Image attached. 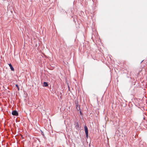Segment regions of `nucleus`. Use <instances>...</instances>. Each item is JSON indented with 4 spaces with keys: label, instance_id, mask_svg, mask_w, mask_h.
<instances>
[{
    "label": "nucleus",
    "instance_id": "obj_1",
    "mask_svg": "<svg viewBox=\"0 0 147 147\" xmlns=\"http://www.w3.org/2000/svg\"><path fill=\"white\" fill-rule=\"evenodd\" d=\"M85 131L86 133L87 138L88 137V130L87 127L86 126H84Z\"/></svg>",
    "mask_w": 147,
    "mask_h": 147
},
{
    "label": "nucleus",
    "instance_id": "obj_2",
    "mask_svg": "<svg viewBox=\"0 0 147 147\" xmlns=\"http://www.w3.org/2000/svg\"><path fill=\"white\" fill-rule=\"evenodd\" d=\"M12 114L13 115L17 116L18 115V113L16 111H13L12 112Z\"/></svg>",
    "mask_w": 147,
    "mask_h": 147
},
{
    "label": "nucleus",
    "instance_id": "obj_3",
    "mask_svg": "<svg viewBox=\"0 0 147 147\" xmlns=\"http://www.w3.org/2000/svg\"><path fill=\"white\" fill-rule=\"evenodd\" d=\"M75 104L76 105V109L77 110L79 111L80 110V106L78 105V101H76L75 102Z\"/></svg>",
    "mask_w": 147,
    "mask_h": 147
},
{
    "label": "nucleus",
    "instance_id": "obj_4",
    "mask_svg": "<svg viewBox=\"0 0 147 147\" xmlns=\"http://www.w3.org/2000/svg\"><path fill=\"white\" fill-rule=\"evenodd\" d=\"M8 65L10 67V68L11 69V71H14V69L13 67H12V65L11 63L8 64Z\"/></svg>",
    "mask_w": 147,
    "mask_h": 147
},
{
    "label": "nucleus",
    "instance_id": "obj_5",
    "mask_svg": "<svg viewBox=\"0 0 147 147\" xmlns=\"http://www.w3.org/2000/svg\"><path fill=\"white\" fill-rule=\"evenodd\" d=\"M48 83L47 82H44L43 83V86L44 87H47L48 86Z\"/></svg>",
    "mask_w": 147,
    "mask_h": 147
},
{
    "label": "nucleus",
    "instance_id": "obj_6",
    "mask_svg": "<svg viewBox=\"0 0 147 147\" xmlns=\"http://www.w3.org/2000/svg\"><path fill=\"white\" fill-rule=\"evenodd\" d=\"M147 68L146 67L145 68V67L143 68V67H142V70H140V72H141V71H145V69L146 68Z\"/></svg>",
    "mask_w": 147,
    "mask_h": 147
},
{
    "label": "nucleus",
    "instance_id": "obj_7",
    "mask_svg": "<svg viewBox=\"0 0 147 147\" xmlns=\"http://www.w3.org/2000/svg\"><path fill=\"white\" fill-rule=\"evenodd\" d=\"M16 86L18 88V90H19V88L18 85H17V84H16Z\"/></svg>",
    "mask_w": 147,
    "mask_h": 147
},
{
    "label": "nucleus",
    "instance_id": "obj_8",
    "mask_svg": "<svg viewBox=\"0 0 147 147\" xmlns=\"http://www.w3.org/2000/svg\"><path fill=\"white\" fill-rule=\"evenodd\" d=\"M80 114H81L82 113H81V111H80Z\"/></svg>",
    "mask_w": 147,
    "mask_h": 147
}]
</instances>
